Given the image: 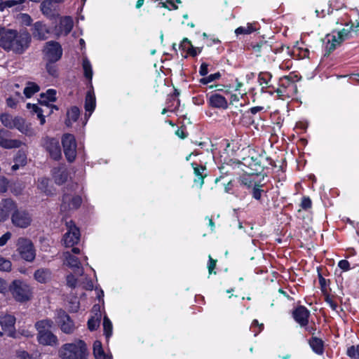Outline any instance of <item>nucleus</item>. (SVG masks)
Returning <instances> with one entry per match:
<instances>
[{"instance_id": "17", "label": "nucleus", "mask_w": 359, "mask_h": 359, "mask_svg": "<svg viewBox=\"0 0 359 359\" xmlns=\"http://www.w3.org/2000/svg\"><path fill=\"white\" fill-rule=\"evenodd\" d=\"M96 106V99L94 92L91 90H88L85 100V122L84 125L86 124L88 118L90 117L92 113L94 111Z\"/></svg>"}, {"instance_id": "18", "label": "nucleus", "mask_w": 359, "mask_h": 359, "mask_svg": "<svg viewBox=\"0 0 359 359\" xmlns=\"http://www.w3.org/2000/svg\"><path fill=\"white\" fill-rule=\"evenodd\" d=\"M15 318L12 315H5L0 318V325L2 330L13 337L15 332Z\"/></svg>"}, {"instance_id": "7", "label": "nucleus", "mask_w": 359, "mask_h": 359, "mask_svg": "<svg viewBox=\"0 0 359 359\" xmlns=\"http://www.w3.org/2000/svg\"><path fill=\"white\" fill-rule=\"evenodd\" d=\"M17 247V250L23 259L29 262L34 261L36 252L31 241L20 238L18 241Z\"/></svg>"}, {"instance_id": "46", "label": "nucleus", "mask_w": 359, "mask_h": 359, "mask_svg": "<svg viewBox=\"0 0 359 359\" xmlns=\"http://www.w3.org/2000/svg\"><path fill=\"white\" fill-rule=\"evenodd\" d=\"M252 175H243L241 177V183L247 187H250L253 184Z\"/></svg>"}, {"instance_id": "43", "label": "nucleus", "mask_w": 359, "mask_h": 359, "mask_svg": "<svg viewBox=\"0 0 359 359\" xmlns=\"http://www.w3.org/2000/svg\"><path fill=\"white\" fill-rule=\"evenodd\" d=\"M18 20L20 23L24 25H30L32 20L31 17L27 13H20L18 15Z\"/></svg>"}, {"instance_id": "49", "label": "nucleus", "mask_w": 359, "mask_h": 359, "mask_svg": "<svg viewBox=\"0 0 359 359\" xmlns=\"http://www.w3.org/2000/svg\"><path fill=\"white\" fill-rule=\"evenodd\" d=\"M292 81H293L289 76H284L280 80V87L283 89H287Z\"/></svg>"}, {"instance_id": "62", "label": "nucleus", "mask_w": 359, "mask_h": 359, "mask_svg": "<svg viewBox=\"0 0 359 359\" xmlns=\"http://www.w3.org/2000/svg\"><path fill=\"white\" fill-rule=\"evenodd\" d=\"M204 177H205V175H200V176L196 177L194 179V183L198 185V187L200 188L202 187V186L204 183Z\"/></svg>"}, {"instance_id": "64", "label": "nucleus", "mask_w": 359, "mask_h": 359, "mask_svg": "<svg viewBox=\"0 0 359 359\" xmlns=\"http://www.w3.org/2000/svg\"><path fill=\"white\" fill-rule=\"evenodd\" d=\"M275 92L277 93L278 98L282 99V100H284L286 98L285 92L284 91L283 88H281L280 87H279L278 88H277Z\"/></svg>"}, {"instance_id": "11", "label": "nucleus", "mask_w": 359, "mask_h": 359, "mask_svg": "<svg viewBox=\"0 0 359 359\" xmlns=\"http://www.w3.org/2000/svg\"><path fill=\"white\" fill-rule=\"evenodd\" d=\"M80 230L77 226H69V229L63 236V243L65 247H73L77 244L80 240Z\"/></svg>"}, {"instance_id": "40", "label": "nucleus", "mask_w": 359, "mask_h": 359, "mask_svg": "<svg viewBox=\"0 0 359 359\" xmlns=\"http://www.w3.org/2000/svg\"><path fill=\"white\" fill-rule=\"evenodd\" d=\"M259 82L261 86L266 87L271 79V74L269 72H261L258 76Z\"/></svg>"}, {"instance_id": "20", "label": "nucleus", "mask_w": 359, "mask_h": 359, "mask_svg": "<svg viewBox=\"0 0 359 359\" xmlns=\"http://www.w3.org/2000/svg\"><path fill=\"white\" fill-rule=\"evenodd\" d=\"M342 42L340 36L336 33V31H333L331 34H327L324 39L325 49L328 50L329 53L334 50Z\"/></svg>"}, {"instance_id": "32", "label": "nucleus", "mask_w": 359, "mask_h": 359, "mask_svg": "<svg viewBox=\"0 0 359 359\" xmlns=\"http://www.w3.org/2000/svg\"><path fill=\"white\" fill-rule=\"evenodd\" d=\"M53 177L57 184H62L67 179V170L63 168L55 169L53 172Z\"/></svg>"}, {"instance_id": "25", "label": "nucleus", "mask_w": 359, "mask_h": 359, "mask_svg": "<svg viewBox=\"0 0 359 359\" xmlns=\"http://www.w3.org/2000/svg\"><path fill=\"white\" fill-rule=\"evenodd\" d=\"M210 105L215 108L226 109L228 102L226 98L219 94H213L209 97Z\"/></svg>"}, {"instance_id": "42", "label": "nucleus", "mask_w": 359, "mask_h": 359, "mask_svg": "<svg viewBox=\"0 0 359 359\" xmlns=\"http://www.w3.org/2000/svg\"><path fill=\"white\" fill-rule=\"evenodd\" d=\"M12 264L9 259L0 256V271H9L11 269Z\"/></svg>"}, {"instance_id": "19", "label": "nucleus", "mask_w": 359, "mask_h": 359, "mask_svg": "<svg viewBox=\"0 0 359 359\" xmlns=\"http://www.w3.org/2000/svg\"><path fill=\"white\" fill-rule=\"evenodd\" d=\"M50 33V29L42 22H36L34 24L32 35L34 38L39 40H44L48 38Z\"/></svg>"}, {"instance_id": "48", "label": "nucleus", "mask_w": 359, "mask_h": 359, "mask_svg": "<svg viewBox=\"0 0 359 359\" xmlns=\"http://www.w3.org/2000/svg\"><path fill=\"white\" fill-rule=\"evenodd\" d=\"M347 354L348 356L355 359H359V347L352 346L347 350Z\"/></svg>"}, {"instance_id": "30", "label": "nucleus", "mask_w": 359, "mask_h": 359, "mask_svg": "<svg viewBox=\"0 0 359 359\" xmlns=\"http://www.w3.org/2000/svg\"><path fill=\"white\" fill-rule=\"evenodd\" d=\"M56 100V90L48 89L46 93L41 95L40 102L41 104L48 107V102H54Z\"/></svg>"}, {"instance_id": "1", "label": "nucleus", "mask_w": 359, "mask_h": 359, "mask_svg": "<svg viewBox=\"0 0 359 359\" xmlns=\"http://www.w3.org/2000/svg\"><path fill=\"white\" fill-rule=\"evenodd\" d=\"M30 42L31 36L27 32L0 27V47L4 50L22 54L28 48Z\"/></svg>"}, {"instance_id": "16", "label": "nucleus", "mask_w": 359, "mask_h": 359, "mask_svg": "<svg viewBox=\"0 0 359 359\" xmlns=\"http://www.w3.org/2000/svg\"><path fill=\"white\" fill-rule=\"evenodd\" d=\"M63 257L65 259V264L72 268L74 272L78 275H82L83 269L81 266V262L77 257L72 255L69 252H65L63 253Z\"/></svg>"}, {"instance_id": "58", "label": "nucleus", "mask_w": 359, "mask_h": 359, "mask_svg": "<svg viewBox=\"0 0 359 359\" xmlns=\"http://www.w3.org/2000/svg\"><path fill=\"white\" fill-rule=\"evenodd\" d=\"M301 206L304 209H308L311 206V201L308 197H304L302 201Z\"/></svg>"}, {"instance_id": "33", "label": "nucleus", "mask_w": 359, "mask_h": 359, "mask_svg": "<svg viewBox=\"0 0 359 359\" xmlns=\"http://www.w3.org/2000/svg\"><path fill=\"white\" fill-rule=\"evenodd\" d=\"M353 30V25L351 24H346L345 27L341 29L339 31H336V33L339 36H340V39L342 41L349 39L351 36V33Z\"/></svg>"}, {"instance_id": "60", "label": "nucleus", "mask_w": 359, "mask_h": 359, "mask_svg": "<svg viewBox=\"0 0 359 359\" xmlns=\"http://www.w3.org/2000/svg\"><path fill=\"white\" fill-rule=\"evenodd\" d=\"M192 165L194 167V174H195L196 177L200 176V175H205L203 174V172L205 171V168L204 167H203V166H201V167L194 166V163H192Z\"/></svg>"}, {"instance_id": "41", "label": "nucleus", "mask_w": 359, "mask_h": 359, "mask_svg": "<svg viewBox=\"0 0 359 359\" xmlns=\"http://www.w3.org/2000/svg\"><path fill=\"white\" fill-rule=\"evenodd\" d=\"M221 77V74L219 72H217L215 74H212L208 76L203 77L201 79L200 83L203 84H208L214 81L219 79Z\"/></svg>"}, {"instance_id": "36", "label": "nucleus", "mask_w": 359, "mask_h": 359, "mask_svg": "<svg viewBox=\"0 0 359 359\" xmlns=\"http://www.w3.org/2000/svg\"><path fill=\"white\" fill-rule=\"evenodd\" d=\"M82 66H83L85 77L86 79H88L90 81V82L91 83L93 73L92 65L88 58H86V57L83 58Z\"/></svg>"}, {"instance_id": "12", "label": "nucleus", "mask_w": 359, "mask_h": 359, "mask_svg": "<svg viewBox=\"0 0 359 359\" xmlns=\"http://www.w3.org/2000/svg\"><path fill=\"white\" fill-rule=\"evenodd\" d=\"M9 133L4 130H0V147L6 149L20 148L22 145V142L19 140L9 139Z\"/></svg>"}, {"instance_id": "13", "label": "nucleus", "mask_w": 359, "mask_h": 359, "mask_svg": "<svg viewBox=\"0 0 359 359\" xmlns=\"http://www.w3.org/2000/svg\"><path fill=\"white\" fill-rule=\"evenodd\" d=\"M74 25L73 19L69 16L60 18L59 26H56L54 32L57 36H66L72 29Z\"/></svg>"}, {"instance_id": "8", "label": "nucleus", "mask_w": 359, "mask_h": 359, "mask_svg": "<svg viewBox=\"0 0 359 359\" xmlns=\"http://www.w3.org/2000/svg\"><path fill=\"white\" fill-rule=\"evenodd\" d=\"M43 52L45 59L50 63L58 61L62 55V46L58 42L54 41L47 42Z\"/></svg>"}, {"instance_id": "38", "label": "nucleus", "mask_w": 359, "mask_h": 359, "mask_svg": "<svg viewBox=\"0 0 359 359\" xmlns=\"http://www.w3.org/2000/svg\"><path fill=\"white\" fill-rule=\"evenodd\" d=\"M27 107L37 114L41 125L45 123L46 120L45 116L43 115V110L42 109L39 108L37 104H32L30 103L27 104Z\"/></svg>"}, {"instance_id": "14", "label": "nucleus", "mask_w": 359, "mask_h": 359, "mask_svg": "<svg viewBox=\"0 0 359 359\" xmlns=\"http://www.w3.org/2000/svg\"><path fill=\"white\" fill-rule=\"evenodd\" d=\"M43 146L53 159L57 160L61 157V149L57 140L46 138L44 140Z\"/></svg>"}, {"instance_id": "6", "label": "nucleus", "mask_w": 359, "mask_h": 359, "mask_svg": "<svg viewBox=\"0 0 359 359\" xmlns=\"http://www.w3.org/2000/svg\"><path fill=\"white\" fill-rule=\"evenodd\" d=\"M82 203L81 196L73 194H65L62 197L60 210L66 215L72 211L77 210Z\"/></svg>"}, {"instance_id": "15", "label": "nucleus", "mask_w": 359, "mask_h": 359, "mask_svg": "<svg viewBox=\"0 0 359 359\" xmlns=\"http://www.w3.org/2000/svg\"><path fill=\"white\" fill-rule=\"evenodd\" d=\"M53 0H45L41 4V11L42 13L48 18L53 19L57 16V4Z\"/></svg>"}, {"instance_id": "37", "label": "nucleus", "mask_w": 359, "mask_h": 359, "mask_svg": "<svg viewBox=\"0 0 359 359\" xmlns=\"http://www.w3.org/2000/svg\"><path fill=\"white\" fill-rule=\"evenodd\" d=\"M39 90V86L34 82H28L24 89V94L27 97H31Z\"/></svg>"}, {"instance_id": "23", "label": "nucleus", "mask_w": 359, "mask_h": 359, "mask_svg": "<svg viewBox=\"0 0 359 359\" xmlns=\"http://www.w3.org/2000/svg\"><path fill=\"white\" fill-rule=\"evenodd\" d=\"M41 335H37L39 344L43 346H56L58 344L57 337L52 332L43 333L41 331Z\"/></svg>"}, {"instance_id": "22", "label": "nucleus", "mask_w": 359, "mask_h": 359, "mask_svg": "<svg viewBox=\"0 0 359 359\" xmlns=\"http://www.w3.org/2000/svg\"><path fill=\"white\" fill-rule=\"evenodd\" d=\"M93 312L94 313V316L88 321V327L90 331L96 330L100 326L102 317L100 305H94Z\"/></svg>"}, {"instance_id": "31", "label": "nucleus", "mask_w": 359, "mask_h": 359, "mask_svg": "<svg viewBox=\"0 0 359 359\" xmlns=\"http://www.w3.org/2000/svg\"><path fill=\"white\" fill-rule=\"evenodd\" d=\"M309 345L312 350L317 354H322L323 353V341L322 339L313 337L309 340Z\"/></svg>"}, {"instance_id": "34", "label": "nucleus", "mask_w": 359, "mask_h": 359, "mask_svg": "<svg viewBox=\"0 0 359 359\" xmlns=\"http://www.w3.org/2000/svg\"><path fill=\"white\" fill-rule=\"evenodd\" d=\"M255 26H256V23L255 22L248 23L245 26H241V27H238L235 30V33H236V35H239V34H250L252 32L256 31L257 28H256Z\"/></svg>"}, {"instance_id": "45", "label": "nucleus", "mask_w": 359, "mask_h": 359, "mask_svg": "<svg viewBox=\"0 0 359 359\" xmlns=\"http://www.w3.org/2000/svg\"><path fill=\"white\" fill-rule=\"evenodd\" d=\"M14 161L22 166L25 165L27 163L26 154L24 152L19 151Z\"/></svg>"}, {"instance_id": "4", "label": "nucleus", "mask_w": 359, "mask_h": 359, "mask_svg": "<svg viewBox=\"0 0 359 359\" xmlns=\"http://www.w3.org/2000/svg\"><path fill=\"white\" fill-rule=\"evenodd\" d=\"M0 121L1 123L8 128H16L20 133L27 135L32 136L34 135L33 129L29 124H27L22 118L10 115L7 113H4L0 116Z\"/></svg>"}, {"instance_id": "51", "label": "nucleus", "mask_w": 359, "mask_h": 359, "mask_svg": "<svg viewBox=\"0 0 359 359\" xmlns=\"http://www.w3.org/2000/svg\"><path fill=\"white\" fill-rule=\"evenodd\" d=\"M48 184V180L46 178H41L38 181V187L44 192H47L46 187Z\"/></svg>"}, {"instance_id": "39", "label": "nucleus", "mask_w": 359, "mask_h": 359, "mask_svg": "<svg viewBox=\"0 0 359 359\" xmlns=\"http://www.w3.org/2000/svg\"><path fill=\"white\" fill-rule=\"evenodd\" d=\"M103 328L104 332L107 338H109L112 334V323L107 316L103 319Z\"/></svg>"}, {"instance_id": "52", "label": "nucleus", "mask_w": 359, "mask_h": 359, "mask_svg": "<svg viewBox=\"0 0 359 359\" xmlns=\"http://www.w3.org/2000/svg\"><path fill=\"white\" fill-rule=\"evenodd\" d=\"M46 69L49 74H50L53 76H57V69L56 67L53 65L52 63L49 62L48 64H47Z\"/></svg>"}, {"instance_id": "27", "label": "nucleus", "mask_w": 359, "mask_h": 359, "mask_svg": "<svg viewBox=\"0 0 359 359\" xmlns=\"http://www.w3.org/2000/svg\"><path fill=\"white\" fill-rule=\"evenodd\" d=\"M53 325V322L50 319H44L38 321L35 324L36 329L38 331V335H41V331H42L43 333L50 332V329L52 328Z\"/></svg>"}, {"instance_id": "61", "label": "nucleus", "mask_w": 359, "mask_h": 359, "mask_svg": "<svg viewBox=\"0 0 359 359\" xmlns=\"http://www.w3.org/2000/svg\"><path fill=\"white\" fill-rule=\"evenodd\" d=\"M208 65L206 63H202L201 67H200L199 74L201 76L207 75L208 73Z\"/></svg>"}, {"instance_id": "55", "label": "nucleus", "mask_w": 359, "mask_h": 359, "mask_svg": "<svg viewBox=\"0 0 359 359\" xmlns=\"http://www.w3.org/2000/svg\"><path fill=\"white\" fill-rule=\"evenodd\" d=\"M339 267L344 271H347L350 269V264L347 260L343 259L339 262Z\"/></svg>"}, {"instance_id": "35", "label": "nucleus", "mask_w": 359, "mask_h": 359, "mask_svg": "<svg viewBox=\"0 0 359 359\" xmlns=\"http://www.w3.org/2000/svg\"><path fill=\"white\" fill-rule=\"evenodd\" d=\"M26 0H0V11H4L5 9L12 8L18 5H21Z\"/></svg>"}, {"instance_id": "50", "label": "nucleus", "mask_w": 359, "mask_h": 359, "mask_svg": "<svg viewBox=\"0 0 359 359\" xmlns=\"http://www.w3.org/2000/svg\"><path fill=\"white\" fill-rule=\"evenodd\" d=\"M67 284L70 287H75L77 284V279L74 275L69 274L67 276Z\"/></svg>"}, {"instance_id": "9", "label": "nucleus", "mask_w": 359, "mask_h": 359, "mask_svg": "<svg viewBox=\"0 0 359 359\" xmlns=\"http://www.w3.org/2000/svg\"><path fill=\"white\" fill-rule=\"evenodd\" d=\"M65 155L69 162L74 161L76 156V142L73 135L65 134L62 139Z\"/></svg>"}, {"instance_id": "24", "label": "nucleus", "mask_w": 359, "mask_h": 359, "mask_svg": "<svg viewBox=\"0 0 359 359\" xmlns=\"http://www.w3.org/2000/svg\"><path fill=\"white\" fill-rule=\"evenodd\" d=\"M34 278L37 282L44 284L51 280L52 273L48 269L41 268L34 272Z\"/></svg>"}, {"instance_id": "47", "label": "nucleus", "mask_w": 359, "mask_h": 359, "mask_svg": "<svg viewBox=\"0 0 359 359\" xmlns=\"http://www.w3.org/2000/svg\"><path fill=\"white\" fill-rule=\"evenodd\" d=\"M263 327V324H259L257 320H254L252 323L250 329L254 332V335L257 336L262 330Z\"/></svg>"}, {"instance_id": "5", "label": "nucleus", "mask_w": 359, "mask_h": 359, "mask_svg": "<svg viewBox=\"0 0 359 359\" xmlns=\"http://www.w3.org/2000/svg\"><path fill=\"white\" fill-rule=\"evenodd\" d=\"M10 291L15 300L18 302H26L32 297L30 287L25 283L15 280L11 285Z\"/></svg>"}, {"instance_id": "54", "label": "nucleus", "mask_w": 359, "mask_h": 359, "mask_svg": "<svg viewBox=\"0 0 359 359\" xmlns=\"http://www.w3.org/2000/svg\"><path fill=\"white\" fill-rule=\"evenodd\" d=\"M315 13H316V17L323 18L327 14L330 13V8L328 7L327 9H321L320 11L318 8H316Z\"/></svg>"}, {"instance_id": "3", "label": "nucleus", "mask_w": 359, "mask_h": 359, "mask_svg": "<svg viewBox=\"0 0 359 359\" xmlns=\"http://www.w3.org/2000/svg\"><path fill=\"white\" fill-rule=\"evenodd\" d=\"M16 205L13 200L10 198L5 199L2 201L1 208L0 209L1 215L3 219L6 217L8 214L15 210L12 215V222L13 224H28L30 223V217L29 214L23 210H15Z\"/></svg>"}, {"instance_id": "44", "label": "nucleus", "mask_w": 359, "mask_h": 359, "mask_svg": "<svg viewBox=\"0 0 359 359\" xmlns=\"http://www.w3.org/2000/svg\"><path fill=\"white\" fill-rule=\"evenodd\" d=\"M285 92L286 98H289L294 95L297 92V87L296 83L292 81L287 89H284Z\"/></svg>"}, {"instance_id": "59", "label": "nucleus", "mask_w": 359, "mask_h": 359, "mask_svg": "<svg viewBox=\"0 0 359 359\" xmlns=\"http://www.w3.org/2000/svg\"><path fill=\"white\" fill-rule=\"evenodd\" d=\"M72 304L70 306V311L72 312H76L79 309V302L77 300V298L75 297L74 299L70 302Z\"/></svg>"}, {"instance_id": "29", "label": "nucleus", "mask_w": 359, "mask_h": 359, "mask_svg": "<svg viewBox=\"0 0 359 359\" xmlns=\"http://www.w3.org/2000/svg\"><path fill=\"white\" fill-rule=\"evenodd\" d=\"M80 110L77 107H71L67 113L66 125L71 126L79 118Z\"/></svg>"}, {"instance_id": "56", "label": "nucleus", "mask_w": 359, "mask_h": 359, "mask_svg": "<svg viewBox=\"0 0 359 359\" xmlns=\"http://www.w3.org/2000/svg\"><path fill=\"white\" fill-rule=\"evenodd\" d=\"M217 264V260L213 259L210 255H209V264L208 266L209 273H212L215 269Z\"/></svg>"}, {"instance_id": "28", "label": "nucleus", "mask_w": 359, "mask_h": 359, "mask_svg": "<svg viewBox=\"0 0 359 359\" xmlns=\"http://www.w3.org/2000/svg\"><path fill=\"white\" fill-rule=\"evenodd\" d=\"M93 355L95 359H111V355H107L100 341H95L93 344Z\"/></svg>"}, {"instance_id": "26", "label": "nucleus", "mask_w": 359, "mask_h": 359, "mask_svg": "<svg viewBox=\"0 0 359 359\" xmlns=\"http://www.w3.org/2000/svg\"><path fill=\"white\" fill-rule=\"evenodd\" d=\"M180 47L191 56H196L201 51V50L199 48L194 47L191 43V41H189L188 39L187 38L182 40L180 45Z\"/></svg>"}, {"instance_id": "57", "label": "nucleus", "mask_w": 359, "mask_h": 359, "mask_svg": "<svg viewBox=\"0 0 359 359\" xmlns=\"http://www.w3.org/2000/svg\"><path fill=\"white\" fill-rule=\"evenodd\" d=\"M11 233L6 232L0 238V246H4L6 244L7 241L11 238Z\"/></svg>"}, {"instance_id": "10", "label": "nucleus", "mask_w": 359, "mask_h": 359, "mask_svg": "<svg viewBox=\"0 0 359 359\" xmlns=\"http://www.w3.org/2000/svg\"><path fill=\"white\" fill-rule=\"evenodd\" d=\"M56 322L61 330L66 334H71L75 330V325L70 317L63 311H59Z\"/></svg>"}, {"instance_id": "53", "label": "nucleus", "mask_w": 359, "mask_h": 359, "mask_svg": "<svg viewBox=\"0 0 359 359\" xmlns=\"http://www.w3.org/2000/svg\"><path fill=\"white\" fill-rule=\"evenodd\" d=\"M262 190L259 185L255 186L252 191L253 198L259 200L261 198Z\"/></svg>"}, {"instance_id": "21", "label": "nucleus", "mask_w": 359, "mask_h": 359, "mask_svg": "<svg viewBox=\"0 0 359 359\" xmlns=\"http://www.w3.org/2000/svg\"><path fill=\"white\" fill-rule=\"evenodd\" d=\"M310 315L309 311L304 306L297 307L293 312L294 320L301 325L306 326Z\"/></svg>"}, {"instance_id": "2", "label": "nucleus", "mask_w": 359, "mask_h": 359, "mask_svg": "<svg viewBox=\"0 0 359 359\" xmlns=\"http://www.w3.org/2000/svg\"><path fill=\"white\" fill-rule=\"evenodd\" d=\"M59 354L62 359H88L86 344L82 340L64 344Z\"/></svg>"}, {"instance_id": "63", "label": "nucleus", "mask_w": 359, "mask_h": 359, "mask_svg": "<svg viewBox=\"0 0 359 359\" xmlns=\"http://www.w3.org/2000/svg\"><path fill=\"white\" fill-rule=\"evenodd\" d=\"M326 302L329 304V306L333 309L337 310L338 305L337 302H335L330 297L326 298Z\"/></svg>"}]
</instances>
